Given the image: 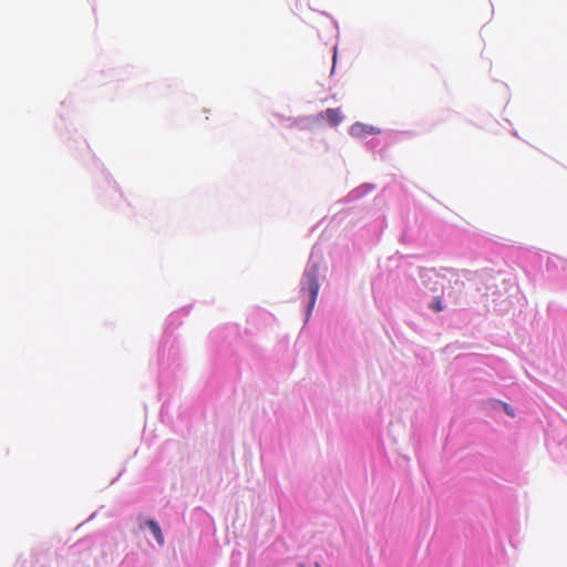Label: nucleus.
I'll use <instances>...</instances> for the list:
<instances>
[{"label":"nucleus","instance_id":"5","mask_svg":"<svg viewBox=\"0 0 567 567\" xmlns=\"http://www.w3.org/2000/svg\"><path fill=\"white\" fill-rule=\"evenodd\" d=\"M430 308L436 312L443 310L442 300L440 297H436L433 299V301L430 303Z\"/></svg>","mask_w":567,"mask_h":567},{"label":"nucleus","instance_id":"2","mask_svg":"<svg viewBox=\"0 0 567 567\" xmlns=\"http://www.w3.org/2000/svg\"><path fill=\"white\" fill-rule=\"evenodd\" d=\"M307 278V285H308V293H309V309L308 313L311 311L312 307L315 306L318 292H319V282L315 274L308 272L306 275Z\"/></svg>","mask_w":567,"mask_h":567},{"label":"nucleus","instance_id":"1","mask_svg":"<svg viewBox=\"0 0 567 567\" xmlns=\"http://www.w3.org/2000/svg\"><path fill=\"white\" fill-rule=\"evenodd\" d=\"M349 131L353 137L358 138H363L367 135H375L381 132V130L375 126L363 124L360 122L352 124Z\"/></svg>","mask_w":567,"mask_h":567},{"label":"nucleus","instance_id":"6","mask_svg":"<svg viewBox=\"0 0 567 567\" xmlns=\"http://www.w3.org/2000/svg\"><path fill=\"white\" fill-rule=\"evenodd\" d=\"M502 405L507 415L512 417L515 415L514 409L512 406H509L507 403H502Z\"/></svg>","mask_w":567,"mask_h":567},{"label":"nucleus","instance_id":"3","mask_svg":"<svg viewBox=\"0 0 567 567\" xmlns=\"http://www.w3.org/2000/svg\"><path fill=\"white\" fill-rule=\"evenodd\" d=\"M318 120H326L329 125L337 126L342 121V114L340 109H327L317 115Z\"/></svg>","mask_w":567,"mask_h":567},{"label":"nucleus","instance_id":"4","mask_svg":"<svg viewBox=\"0 0 567 567\" xmlns=\"http://www.w3.org/2000/svg\"><path fill=\"white\" fill-rule=\"evenodd\" d=\"M145 525L150 528V530L152 532L154 538L156 539V542L159 544V545H163L164 544V536H163V533H162V529L159 527V525L153 520V519H148L145 522Z\"/></svg>","mask_w":567,"mask_h":567}]
</instances>
